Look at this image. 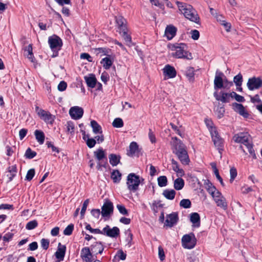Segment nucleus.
<instances>
[{
	"instance_id": "52",
	"label": "nucleus",
	"mask_w": 262,
	"mask_h": 262,
	"mask_svg": "<svg viewBox=\"0 0 262 262\" xmlns=\"http://www.w3.org/2000/svg\"><path fill=\"white\" fill-rule=\"evenodd\" d=\"M14 236V234L12 232H8L6 233L3 237V240L4 241V245H5L6 243H9L11 241Z\"/></svg>"
},
{
	"instance_id": "33",
	"label": "nucleus",
	"mask_w": 262,
	"mask_h": 262,
	"mask_svg": "<svg viewBox=\"0 0 262 262\" xmlns=\"http://www.w3.org/2000/svg\"><path fill=\"white\" fill-rule=\"evenodd\" d=\"M91 126L93 129V132L94 134H102V127L95 120H92L91 121Z\"/></svg>"
},
{
	"instance_id": "34",
	"label": "nucleus",
	"mask_w": 262,
	"mask_h": 262,
	"mask_svg": "<svg viewBox=\"0 0 262 262\" xmlns=\"http://www.w3.org/2000/svg\"><path fill=\"white\" fill-rule=\"evenodd\" d=\"M34 135L36 140L40 144H42L44 143L45 136L42 131L37 129L34 132Z\"/></svg>"
},
{
	"instance_id": "19",
	"label": "nucleus",
	"mask_w": 262,
	"mask_h": 262,
	"mask_svg": "<svg viewBox=\"0 0 262 262\" xmlns=\"http://www.w3.org/2000/svg\"><path fill=\"white\" fill-rule=\"evenodd\" d=\"M232 106L235 112L245 118H248L249 114L243 104L234 102L232 103Z\"/></svg>"
},
{
	"instance_id": "39",
	"label": "nucleus",
	"mask_w": 262,
	"mask_h": 262,
	"mask_svg": "<svg viewBox=\"0 0 262 262\" xmlns=\"http://www.w3.org/2000/svg\"><path fill=\"white\" fill-rule=\"evenodd\" d=\"M163 195L168 200H173L176 195V191L173 189H166L164 190Z\"/></svg>"
},
{
	"instance_id": "56",
	"label": "nucleus",
	"mask_w": 262,
	"mask_h": 262,
	"mask_svg": "<svg viewBox=\"0 0 262 262\" xmlns=\"http://www.w3.org/2000/svg\"><path fill=\"white\" fill-rule=\"evenodd\" d=\"M231 95H232V98H234L237 102H243L245 101L243 96L237 94L235 92H232Z\"/></svg>"
},
{
	"instance_id": "29",
	"label": "nucleus",
	"mask_w": 262,
	"mask_h": 262,
	"mask_svg": "<svg viewBox=\"0 0 262 262\" xmlns=\"http://www.w3.org/2000/svg\"><path fill=\"white\" fill-rule=\"evenodd\" d=\"M190 221L193 224L194 227H199L200 226V216L198 213H191L190 214Z\"/></svg>"
},
{
	"instance_id": "54",
	"label": "nucleus",
	"mask_w": 262,
	"mask_h": 262,
	"mask_svg": "<svg viewBox=\"0 0 262 262\" xmlns=\"http://www.w3.org/2000/svg\"><path fill=\"white\" fill-rule=\"evenodd\" d=\"M117 208L118 209L119 212L124 215H128V211L126 209L125 206L121 204H117Z\"/></svg>"
},
{
	"instance_id": "23",
	"label": "nucleus",
	"mask_w": 262,
	"mask_h": 262,
	"mask_svg": "<svg viewBox=\"0 0 262 262\" xmlns=\"http://www.w3.org/2000/svg\"><path fill=\"white\" fill-rule=\"evenodd\" d=\"M177 30L173 25L167 26L165 30V36L168 40H171L176 35Z\"/></svg>"
},
{
	"instance_id": "14",
	"label": "nucleus",
	"mask_w": 262,
	"mask_h": 262,
	"mask_svg": "<svg viewBox=\"0 0 262 262\" xmlns=\"http://www.w3.org/2000/svg\"><path fill=\"white\" fill-rule=\"evenodd\" d=\"M213 96L217 101H220L222 103H228L230 101V98H232V95L230 93H226L223 91H221L220 93L215 92L213 93Z\"/></svg>"
},
{
	"instance_id": "2",
	"label": "nucleus",
	"mask_w": 262,
	"mask_h": 262,
	"mask_svg": "<svg viewBox=\"0 0 262 262\" xmlns=\"http://www.w3.org/2000/svg\"><path fill=\"white\" fill-rule=\"evenodd\" d=\"M179 11L190 21L200 25V18L195 9L190 5L181 2H177Z\"/></svg>"
},
{
	"instance_id": "6",
	"label": "nucleus",
	"mask_w": 262,
	"mask_h": 262,
	"mask_svg": "<svg viewBox=\"0 0 262 262\" xmlns=\"http://www.w3.org/2000/svg\"><path fill=\"white\" fill-rule=\"evenodd\" d=\"M95 158L98 161L97 165L98 170H100L101 167L106 168L107 165V159L105 151L102 147H100L94 152Z\"/></svg>"
},
{
	"instance_id": "49",
	"label": "nucleus",
	"mask_w": 262,
	"mask_h": 262,
	"mask_svg": "<svg viewBox=\"0 0 262 262\" xmlns=\"http://www.w3.org/2000/svg\"><path fill=\"white\" fill-rule=\"evenodd\" d=\"M24 50L25 51H27L28 53L27 57L30 59L31 61H33V58L34 56L33 53L32 45L31 44H29L28 46L25 47Z\"/></svg>"
},
{
	"instance_id": "30",
	"label": "nucleus",
	"mask_w": 262,
	"mask_h": 262,
	"mask_svg": "<svg viewBox=\"0 0 262 262\" xmlns=\"http://www.w3.org/2000/svg\"><path fill=\"white\" fill-rule=\"evenodd\" d=\"M171 161L173 170L177 173L178 176H183L185 174L184 171L183 169L179 168V165L178 162L173 159H172Z\"/></svg>"
},
{
	"instance_id": "16",
	"label": "nucleus",
	"mask_w": 262,
	"mask_h": 262,
	"mask_svg": "<svg viewBox=\"0 0 262 262\" xmlns=\"http://www.w3.org/2000/svg\"><path fill=\"white\" fill-rule=\"evenodd\" d=\"M104 235L112 237H117L120 234V230L117 227L111 228L110 226L106 225L103 228Z\"/></svg>"
},
{
	"instance_id": "58",
	"label": "nucleus",
	"mask_w": 262,
	"mask_h": 262,
	"mask_svg": "<svg viewBox=\"0 0 262 262\" xmlns=\"http://www.w3.org/2000/svg\"><path fill=\"white\" fill-rule=\"evenodd\" d=\"M67 131L71 134H73L75 131V125L74 122L71 121H68L66 124Z\"/></svg>"
},
{
	"instance_id": "35",
	"label": "nucleus",
	"mask_w": 262,
	"mask_h": 262,
	"mask_svg": "<svg viewBox=\"0 0 262 262\" xmlns=\"http://www.w3.org/2000/svg\"><path fill=\"white\" fill-rule=\"evenodd\" d=\"M185 185L184 181L181 178L176 179L173 183V187L177 190H180L183 189Z\"/></svg>"
},
{
	"instance_id": "48",
	"label": "nucleus",
	"mask_w": 262,
	"mask_h": 262,
	"mask_svg": "<svg viewBox=\"0 0 262 262\" xmlns=\"http://www.w3.org/2000/svg\"><path fill=\"white\" fill-rule=\"evenodd\" d=\"M180 206L185 209L191 207V203L189 199H182L180 202Z\"/></svg>"
},
{
	"instance_id": "37",
	"label": "nucleus",
	"mask_w": 262,
	"mask_h": 262,
	"mask_svg": "<svg viewBox=\"0 0 262 262\" xmlns=\"http://www.w3.org/2000/svg\"><path fill=\"white\" fill-rule=\"evenodd\" d=\"M120 157L115 154H111L109 155L110 163L113 166H117L120 162Z\"/></svg>"
},
{
	"instance_id": "4",
	"label": "nucleus",
	"mask_w": 262,
	"mask_h": 262,
	"mask_svg": "<svg viewBox=\"0 0 262 262\" xmlns=\"http://www.w3.org/2000/svg\"><path fill=\"white\" fill-rule=\"evenodd\" d=\"M144 179L134 173H129L127 177L126 184L130 192H135L139 189V186Z\"/></svg>"
},
{
	"instance_id": "62",
	"label": "nucleus",
	"mask_w": 262,
	"mask_h": 262,
	"mask_svg": "<svg viewBox=\"0 0 262 262\" xmlns=\"http://www.w3.org/2000/svg\"><path fill=\"white\" fill-rule=\"evenodd\" d=\"M96 50L98 51V53L102 54L101 56L106 55L107 56L110 55L109 53L111 51L110 49L105 48H99L98 49H96Z\"/></svg>"
},
{
	"instance_id": "26",
	"label": "nucleus",
	"mask_w": 262,
	"mask_h": 262,
	"mask_svg": "<svg viewBox=\"0 0 262 262\" xmlns=\"http://www.w3.org/2000/svg\"><path fill=\"white\" fill-rule=\"evenodd\" d=\"M84 79L88 87L94 88L97 84V81L94 74H90L89 76H85Z\"/></svg>"
},
{
	"instance_id": "61",
	"label": "nucleus",
	"mask_w": 262,
	"mask_h": 262,
	"mask_svg": "<svg viewBox=\"0 0 262 262\" xmlns=\"http://www.w3.org/2000/svg\"><path fill=\"white\" fill-rule=\"evenodd\" d=\"M40 244L44 250H47L49 247L50 241L48 239L42 238L40 241Z\"/></svg>"
},
{
	"instance_id": "40",
	"label": "nucleus",
	"mask_w": 262,
	"mask_h": 262,
	"mask_svg": "<svg viewBox=\"0 0 262 262\" xmlns=\"http://www.w3.org/2000/svg\"><path fill=\"white\" fill-rule=\"evenodd\" d=\"M120 34L124 39L127 46L131 47L133 45L132 40V37L130 35L127 34V31H125L124 33L123 32Z\"/></svg>"
},
{
	"instance_id": "32",
	"label": "nucleus",
	"mask_w": 262,
	"mask_h": 262,
	"mask_svg": "<svg viewBox=\"0 0 262 262\" xmlns=\"http://www.w3.org/2000/svg\"><path fill=\"white\" fill-rule=\"evenodd\" d=\"M122 174L120 171L117 170H113L111 172V179L114 183H119L121 180Z\"/></svg>"
},
{
	"instance_id": "45",
	"label": "nucleus",
	"mask_w": 262,
	"mask_h": 262,
	"mask_svg": "<svg viewBox=\"0 0 262 262\" xmlns=\"http://www.w3.org/2000/svg\"><path fill=\"white\" fill-rule=\"evenodd\" d=\"M112 125L114 127L121 128L123 126L124 123L121 118H116L114 120Z\"/></svg>"
},
{
	"instance_id": "17",
	"label": "nucleus",
	"mask_w": 262,
	"mask_h": 262,
	"mask_svg": "<svg viewBox=\"0 0 262 262\" xmlns=\"http://www.w3.org/2000/svg\"><path fill=\"white\" fill-rule=\"evenodd\" d=\"M223 76H224V75L222 72L219 71V70L216 71L214 80V88L215 90H219L223 88Z\"/></svg>"
},
{
	"instance_id": "38",
	"label": "nucleus",
	"mask_w": 262,
	"mask_h": 262,
	"mask_svg": "<svg viewBox=\"0 0 262 262\" xmlns=\"http://www.w3.org/2000/svg\"><path fill=\"white\" fill-rule=\"evenodd\" d=\"M205 188L209 193L210 194L213 193V191L216 190V188L213 185L212 183L208 180H206L204 182Z\"/></svg>"
},
{
	"instance_id": "21",
	"label": "nucleus",
	"mask_w": 262,
	"mask_h": 262,
	"mask_svg": "<svg viewBox=\"0 0 262 262\" xmlns=\"http://www.w3.org/2000/svg\"><path fill=\"white\" fill-rule=\"evenodd\" d=\"M164 75L167 78H173L176 76L177 71L174 68L169 64L166 65L163 69Z\"/></svg>"
},
{
	"instance_id": "51",
	"label": "nucleus",
	"mask_w": 262,
	"mask_h": 262,
	"mask_svg": "<svg viewBox=\"0 0 262 262\" xmlns=\"http://www.w3.org/2000/svg\"><path fill=\"white\" fill-rule=\"evenodd\" d=\"M225 112V110L224 105H223L222 106L217 107L215 111V114H216L217 118L219 119H221L224 116Z\"/></svg>"
},
{
	"instance_id": "55",
	"label": "nucleus",
	"mask_w": 262,
	"mask_h": 262,
	"mask_svg": "<svg viewBox=\"0 0 262 262\" xmlns=\"http://www.w3.org/2000/svg\"><path fill=\"white\" fill-rule=\"evenodd\" d=\"M74 225L73 224H70L64 230L63 234L65 235H71L72 234L73 231L74 230Z\"/></svg>"
},
{
	"instance_id": "22",
	"label": "nucleus",
	"mask_w": 262,
	"mask_h": 262,
	"mask_svg": "<svg viewBox=\"0 0 262 262\" xmlns=\"http://www.w3.org/2000/svg\"><path fill=\"white\" fill-rule=\"evenodd\" d=\"M66 252V246L60 243L58 244L57 250L55 253L56 258L60 261L63 260Z\"/></svg>"
},
{
	"instance_id": "42",
	"label": "nucleus",
	"mask_w": 262,
	"mask_h": 262,
	"mask_svg": "<svg viewBox=\"0 0 262 262\" xmlns=\"http://www.w3.org/2000/svg\"><path fill=\"white\" fill-rule=\"evenodd\" d=\"M245 145L247 147L249 154L252 156L253 158L254 159H256V156L253 148V144L250 143V140Z\"/></svg>"
},
{
	"instance_id": "9",
	"label": "nucleus",
	"mask_w": 262,
	"mask_h": 262,
	"mask_svg": "<svg viewBox=\"0 0 262 262\" xmlns=\"http://www.w3.org/2000/svg\"><path fill=\"white\" fill-rule=\"evenodd\" d=\"M182 243L185 248L188 249L193 248L196 244V239L194 233H190L183 235L182 238Z\"/></svg>"
},
{
	"instance_id": "27",
	"label": "nucleus",
	"mask_w": 262,
	"mask_h": 262,
	"mask_svg": "<svg viewBox=\"0 0 262 262\" xmlns=\"http://www.w3.org/2000/svg\"><path fill=\"white\" fill-rule=\"evenodd\" d=\"M81 132L83 135V139L86 141L87 146L90 148L94 147L96 143V140L94 138H90L89 135H86L84 130H81Z\"/></svg>"
},
{
	"instance_id": "11",
	"label": "nucleus",
	"mask_w": 262,
	"mask_h": 262,
	"mask_svg": "<svg viewBox=\"0 0 262 262\" xmlns=\"http://www.w3.org/2000/svg\"><path fill=\"white\" fill-rule=\"evenodd\" d=\"M247 85L250 91L258 89L262 86V79L255 77L250 78L248 80Z\"/></svg>"
},
{
	"instance_id": "25",
	"label": "nucleus",
	"mask_w": 262,
	"mask_h": 262,
	"mask_svg": "<svg viewBox=\"0 0 262 262\" xmlns=\"http://www.w3.org/2000/svg\"><path fill=\"white\" fill-rule=\"evenodd\" d=\"M90 248L92 253H96V254H102L104 250L103 245L100 242H95Z\"/></svg>"
},
{
	"instance_id": "60",
	"label": "nucleus",
	"mask_w": 262,
	"mask_h": 262,
	"mask_svg": "<svg viewBox=\"0 0 262 262\" xmlns=\"http://www.w3.org/2000/svg\"><path fill=\"white\" fill-rule=\"evenodd\" d=\"M35 172L34 169L32 168V169H29L27 173V174L26 176V180L28 181H31L34 177V176L35 175Z\"/></svg>"
},
{
	"instance_id": "59",
	"label": "nucleus",
	"mask_w": 262,
	"mask_h": 262,
	"mask_svg": "<svg viewBox=\"0 0 262 262\" xmlns=\"http://www.w3.org/2000/svg\"><path fill=\"white\" fill-rule=\"evenodd\" d=\"M230 182L232 183L237 176V170L235 168L232 167L230 170Z\"/></svg>"
},
{
	"instance_id": "47",
	"label": "nucleus",
	"mask_w": 262,
	"mask_h": 262,
	"mask_svg": "<svg viewBox=\"0 0 262 262\" xmlns=\"http://www.w3.org/2000/svg\"><path fill=\"white\" fill-rule=\"evenodd\" d=\"M38 226V222L36 220H32L27 223L26 228L27 230H31L35 229Z\"/></svg>"
},
{
	"instance_id": "64",
	"label": "nucleus",
	"mask_w": 262,
	"mask_h": 262,
	"mask_svg": "<svg viewBox=\"0 0 262 262\" xmlns=\"http://www.w3.org/2000/svg\"><path fill=\"white\" fill-rule=\"evenodd\" d=\"M191 37L194 40H198L200 37V33L197 30H193L190 32Z\"/></svg>"
},
{
	"instance_id": "10",
	"label": "nucleus",
	"mask_w": 262,
	"mask_h": 262,
	"mask_svg": "<svg viewBox=\"0 0 262 262\" xmlns=\"http://www.w3.org/2000/svg\"><path fill=\"white\" fill-rule=\"evenodd\" d=\"M113 203L110 200H106L101 207V214L103 217H109L113 213Z\"/></svg>"
},
{
	"instance_id": "1",
	"label": "nucleus",
	"mask_w": 262,
	"mask_h": 262,
	"mask_svg": "<svg viewBox=\"0 0 262 262\" xmlns=\"http://www.w3.org/2000/svg\"><path fill=\"white\" fill-rule=\"evenodd\" d=\"M172 145V152L176 155L181 163L184 165H188L190 162L186 145L177 137Z\"/></svg>"
},
{
	"instance_id": "31",
	"label": "nucleus",
	"mask_w": 262,
	"mask_h": 262,
	"mask_svg": "<svg viewBox=\"0 0 262 262\" xmlns=\"http://www.w3.org/2000/svg\"><path fill=\"white\" fill-rule=\"evenodd\" d=\"M101 64L103 65V68L106 69H109L113 63V60L111 59V56H107L103 58L101 62Z\"/></svg>"
},
{
	"instance_id": "41",
	"label": "nucleus",
	"mask_w": 262,
	"mask_h": 262,
	"mask_svg": "<svg viewBox=\"0 0 262 262\" xmlns=\"http://www.w3.org/2000/svg\"><path fill=\"white\" fill-rule=\"evenodd\" d=\"M245 145L247 147L249 154L252 156L253 158L254 159H256V156L253 148V144L250 143V140Z\"/></svg>"
},
{
	"instance_id": "57",
	"label": "nucleus",
	"mask_w": 262,
	"mask_h": 262,
	"mask_svg": "<svg viewBox=\"0 0 262 262\" xmlns=\"http://www.w3.org/2000/svg\"><path fill=\"white\" fill-rule=\"evenodd\" d=\"M89 203V200L86 199L85 200L82 204V207L80 211L81 218H83L87 207Z\"/></svg>"
},
{
	"instance_id": "46",
	"label": "nucleus",
	"mask_w": 262,
	"mask_h": 262,
	"mask_svg": "<svg viewBox=\"0 0 262 262\" xmlns=\"http://www.w3.org/2000/svg\"><path fill=\"white\" fill-rule=\"evenodd\" d=\"M243 76L241 73L234 77L233 82L236 86H241L243 82Z\"/></svg>"
},
{
	"instance_id": "20",
	"label": "nucleus",
	"mask_w": 262,
	"mask_h": 262,
	"mask_svg": "<svg viewBox=\"0 0 262 262\" xmlns=\"http://www.w3.org/2000/svg\"><path fill=\"white\" fill-rule=\"evenodd\" d=\"M179 220L178 214L177 212H172L166 216L165 221L166 226L172 227L176 225Z\"/></svg>"
},
{
	"instance_id": "50",
	"label": "nucleus",
	"mask_w": 262,
	"mask_h": 262,
	"mask_svg": "<svg viewBox=\"0 0 262 262\" xmlns=\"http://www.w3.org/2000/svg\"><path fill=\"white\" fill-rule=\"evenodd\" d=\"M185 75L189 81H192L194 79V69L191 67L188 68L186 71Z\"/></svg>"
},
{
	"instance_id": "15",
	"label": "nucleus",
	"mask_w": 262,
	"mask_h": 262,
	"mask_svg": "<svg viewBox=\"0 0 262 262\" xmlns=\"http://www.w3.org/2000/svg\"><path fill=\"white\" fill-rule=\"evenodd\" d=\"M250 136L248 133H239L233 137V140L236 143H241L245 145L250 140Z\"/></svg>"
},
{
	"instance_id": "13",
	"label": "nucleus",
	"mask_w": 262,
	"mask_h": 262,
	"mask_svg": "<svg viewBox=\"0 0 262 262\" xmlns=\"http://www.w3.org/2000/svg\"><path fill=\"white\" fill-rule=\"evenodd\" d=\"M83 113V109L78 106L71 107L69 110V114L71 117L74 120H78L81 118Z\"/></svg>"
},
{
	"instance_id": "44",
	"label": "nucleus",
	"mask_w": 262,
	"mask_h": 262,
	"mask_svg": "<svg viewBox=\"0 0 262 262\" xmlns=\"http://www.w3.org/2000/svg\"><path fill=\"white\" fill-rule=\"evenodd\" d=\"M125 234L126 235V242L128 247H130L132 245V242L133 241V234L129 229H127L125 231Z\"/></svg>"
},
{
	"instance_id": "8",
	"label": "nucleus",
	"mask_w": 262,
	"mask_h": 262,
	"mask_svg": "<svg viewBox=\"0 0 262 262\" xmlns=\"http://www.w3.org/2000/svg\"><path fill=\"white\" fill-rule=\"evenodd\" d=\"M35 111L39 118L45 122L53 124L55 120V116L52 115L48 111L40 108L38 106H35Z\"/></svg>"
},
{
	"instance_id": "3",
	"label": "nucleus",
	"mask_w": 262,
	"mask_h": 262,
	"mask_svg": "<svg viewBox=\"0 0 262 262\" xmlns=\"http://www.w3.org/2000/svg\"><path fill=\"white\" fill-rule=\"evenodd\" d=\"M169 49L174 51L172 56L177 58H184L190 59L192 58L191 53H188L186 51L187 46L184 43H174L168 45Z\"/></svg>"
},
{
	"instance_id": "53",
	"label": "nucleus",
	"mask_w": 262,
	"mask_h": 262,
	"mask_svg": "<svg viewBox=\"0 0 262 262\" xmlns=\"http://www.w3.org/2000/svg\"><path fill=\"white\" fill-rule=\"evenodd\" d=\"M36 152L31 150L30 148H27L25 152V157L27 159H31L36 156Z\"/></svg>"
},
{
	"instance_id": "12",
	"label": "nucleus",
	"mask_w": 262,
	"mask_h": 262,
	"mask_svg": "<svg viewBox=\"0 0 262 262\" xmlns=\"http://www.w3.org/2000/svg\"><path fill=\"white\" fill-rule=\"evenodd\" d=\"M115 21L117 24V31L119 32V34H121L123 32L124 33L125 31H127V21L123 16H116Z\"/></svg>"
},
{
	"instance_id": "43",
	"label": "nucleus",
	"mask_w": 262,
	"mask_h": 262,
	"mask_svg": "<svg viewBox=\"0 0 262 262\" xmlns=\"http://www.w3.org/2000/svg\"><path fill=\"white\" fill-rule=\"evenodd\" d=\"M157 180L158 185L161 187H165L167 185V179L165 176H160Z\"/></svg>"
},
{
	"instance_id": "24",
	"label": "nucleus",
	"mask_w": 262,
	"mask_h": 262,
	"mask_svg": "<svg viewBox=\"0 0 262 262\" xmlns=\"http://www.w3.org/2000/svg\"><path fill=\"white\" fill-rule=\"evenodd\" d=\"M129 150L127 151V155L129 157H133L137 155L139 152V146L136 142L130 143L129 146Z\"/></svg>"
},
{
	"instance_id": "36",
	"label": "nucleus",
	"mask_w": 262,
	"mask_h": 262,
	"mask_svg": "<svg viewBox=\"0 0 262 262\" xmlns=\"http://www.w3.org/2000/svg\"><path fill=\"white\" fill-rule=\"evenodd\" d=\"M214 201L218 207L223 208L224 210H226L227 209V203L224 197H222L220 199H215Z\"/></svg>"
},
{
	"instance_id": "5",
	"label": "nucleus",
	"mask_w": 262,
	"mask_h": 262,
	"mask_svg": "<svg viewBox=\"0 0 262 262\" xmlns=\"http://www.w3.org/2000/svg\"><path fill=\"white\" fill-rule=\"evenodd\" d=\"M210 132L214 146L219 153L222 155V151L224 150V140L219 135L216 127H211Z\"/></svg>"
},
{
	"instance_id": "7",
	"label": "nucleus",
	"mask_w": 262,
	"mask_h": 262,
	"mask_svg": "<svg viewBox=\"0 0 262 262\" xmlns=\"http://www.w3.org/2000/svg\"><path fill=\"white\" fill-rule=\"evenodd\" d=\"M48 43L51 50L54 52H58L61 49L63 44L62 39L56 35L49 37Z\"/></svg>"
},
{
	"instance_id": "63",
	"label": "nucleus",
	"mask_w": 262,
	"mask_h": 262,
	"mask_svg": "<svg viewBox=\"0 0 262 262\" xmlns=\"http://www.w3.org/2000/svg\"><path fill=\"white\" fill-rule=\"evenodd\" d=\"M67 88V84L64 81H61L58 85V90L60 92H63L66 90Z\"/></svg>"
},
{
	"instance_id": "18",
	"label": "nucleus",
	"mask_w": 262,
	"mask_h": 262,
	"mask_svg": "<svg viewBox=\"0 0 262 262\" xmlns=\"http://www.w3.org/2000/svg\"><path fill=\"white\" fill-rule=\"evenodd\" d=\"M90 247H85L81 250L80 257L85 262L93 261V255Z\"/></svg>"
},
{
	"instance_id": "28",
	"label": "nucleus",
	"mask_w": 262,
	"mask_h": 262,
	"mask_svg": "<svg viewBox=\"0 0 262 262\" xmlns=\"http://www.w3.org/2000/svg\"><path fill=\"white\" fill-rule=\"evenodd\" d=\"M7 177L8 178V182H11L13 179L16 176L17 173V167L16 165L9 166L7 168Z\"/></svg>"
}]
</instances>
